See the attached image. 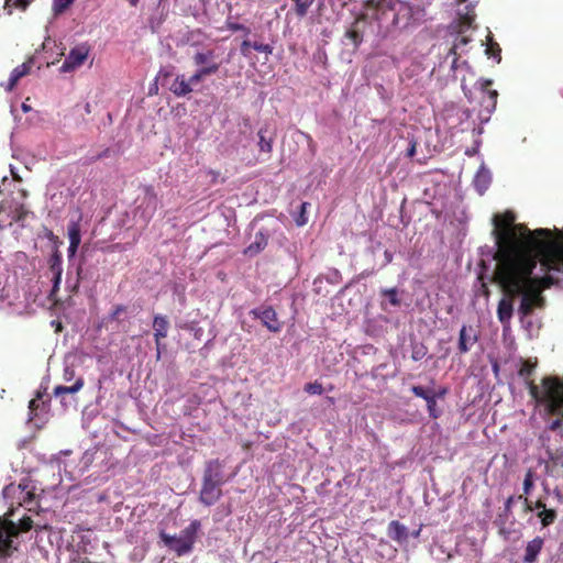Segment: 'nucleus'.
Masks as SVG:
<instances>
[{"mask_svg":"<svg viewBox=\"0 0 563 563\" xmlns=\"http://www.w3.org/2000/svg\"><path fill=\"white\" fill-rule=\"evenodd\" d=\"M497 251L494 280L510 295H522L518 311L522 317L544 306L542 291L563 282V243L549 229L529 230L515 224V214H495Z\"/></svg>","mask_w":563,"mask_h":563,"instance_id":"f257e3e1","label":"nucleus"},{"mask_svg":"<svg viewBox=\"0 0 563 563\" xmlns=\"http://www.w3.org/2000/svg\"><path fill=\"white\" fill-rule=\"evenodd\" d=\"M528 389L534 401L544 406L548 415L563 417V377L544 376L540 386L528 382Z\"/></svg>","mask_w":563,"mask_h":563,"instance_id":"f03ea898","label":"nucleus"},{"mask_svg":"<svg viewBox=\"0 0 563 563\" xmlns=\"http://www.w3.org/2000/svg\"><path fill=\"white\" fill-rule=\"evenodd\" d=\"M192 63L197 67L194 73V80H203L209 76L217 74L220 69V63L216 60L213 49L197 51L192 55Z\"/></svg>","mask_w":563,"mask_h":563,"instance_id":"7ed1b4c3","label":"nucleus"},{"mask_svg":"<svg viewBox=\"0 0 563 563\" xmlns=\"http://www.w3.org/2000/svg\"><path fill=\"white\" fill-rule=\"evenodd\" d=\"M492 84L493 81L489 79L481 81L478 118L482 121H488L497 106L498 91L490 89Z\"/></svg>","mask_w":563,"mask_h":563,"instance_id":"20e7f679","label":"nucleus"},{"mask_svg":"<svg viewBox=\"0 0 563 563\" xmlns=\"http://www.w3.org/2000/svg\"><path fill=\"white\" fill-rule=\"evenodd\" d=\"M12 511L0 517V554L10 555L12 538L18 537L15 523L10 519Z\"/></svg>","mask_w":563,"mask_h":563,"instance_id":"39448f33","label":"nucleus"},{"mask_svg":"<svg viewBox=\"0 0 563 563\" xmlns=\"http://www.w3.org/2000/svg\"><path fill=\"white\" fill-rule=\"evenodd\" d=\"M255 319H260L262 324L271 332L277 333L282 330L283 323L278 320L277 312L271 306L254 308L250 311Z\"/></svg>","mask_w":563,"mask_h":563,"instance_id":"423d86ee","label":"nucleus"},{"mask_svg":"<svg viewBox=\"0 0 563 563\" xmlns=\"http://www.w3.org/2000/svg\"><path fill=\"white\" fill-rule=\"evenodd\" d=\"M223 468L224 464L219 459L209 461L206 464V468L203 471L202 482L216 484L219 486L224 485L228 482V478Z\"/></svg>","mask_w":563,"mask_h":563,"instance_id":"0eeeda50","label":"nucleus"},{"mask_svg":"<svg viewBox=\"0 0 563 563\" xmlns=\"http://www.w3.org/2000/svg\"><path fill=\"white\" fill-rule=\"evenodd\" d=\"M89 54V47L85 44L78 45L70 49L68 56L65 58L60 70L63 73H69L80 67L87 59Z\"/></svg>","mask_w":563,"mask_h":563,"instance_id":"6e6552de","label":"nucleus"},{"mask_svg":"<svg viewBox=\"0 0 563 563\" xmlns=\"http://www.w3.org/2000/svg\"><path fill=\"white\" fill-rule=\"evenodd\" d=\"M159 538L164 542V544L172 551H174L178 556L189 553L192 550V545L190 541H187L185 537L170 536L165 531L159 533Z\"/></svg>","mask_w":563,"mask_h":563,"instance_id":"1a4fd4ad","label":"nucleus"},{"mask_svg":"<svg viewBox=\"0 0 563 563\" xmlns=\"http://www.w3.org/2000/svg\"><path fill=\"white\" fill-rule=\"evenodd\" d=\"M411 391L416 397L426 400L427 409L431 418L437 419L440 417V411L437 408V395L434 390L426 389L422 386L415 385L411 387Z\"/></svg>","mask_w":563,"mask_h":563,"instance_id":"9d476101","label":"nucleus"},{"mask_svg":"<svg viewBox=\"0 0 563 563\" xmlns=\"http://www.w3.org/2000/svg\"><path fill=\"white\" fill-rule=\"evenodd\" d=\"M201 80H194V74L186 78L185 75H177L173 82L169 85V90L176 97H185L189 95L194 89L192 86L199 84Z\"/></svg>","mask_w":563,"mask_h":563,"instance_id":"9b49d317","label":"nucleus"},{"mask_svg":"<svg viewBox=\"0 0 563 563\" xmlns=\"http://www.w3.org/2000/svg\"><path fill=\"white\" fill-rule=\"evenodd\" d=\"M499 287L501 288V290L504 291L506 298H503L499 300L498 302V307H497V316H498V320L501 322V323H508L512 317V313H514V306H512V300L520 296L521 299L520 301L522 300V295H510L508 294L505 288L498 284Z\"/></svg>","mask_w":563,"mask_h":563,"instance_id":"f8f14e48","label":"nucleus"},{"mask_svg":"<svg viewBox=\"0 0 563 563\" xmlns=\"http://www.w3.org/2000/svg\"><path fill=\"white\" fill-rule=\"evenodd\" d=\"M222 496L221 486L216 484H210L207 482H202L199 501L205 506L214 505Z\"/></svg>","mask_w":563,"mask_h":563,"instance_id":"ddd939ff","label":"nucleus"},{"mask_svg":"<svg viewBox=\"0 0 563 563\" xmlns=\"http://www.w3.org/2000/svg\"><path fill=\"white\" fill-rule=\"evenodd\" d=\"M168 320L166 317L163 316H155L153 320V329H154V338H155V344H156V351H157V358L161 357L162 353V340L167 336L168 331Z\"/></svg>","mask_w":563,"mask_h":563,"instance_id":"4468645a","label":"nucleus"},{"mask_svg":"<svg viewBox=\"0 0 563 563\" xmlns=\"http://www.w3.org/2000/svg\"><path fill=\"white\" fill-rule=\"evenodd\" d=\"M63 260L60 252L56 249L54 253L51 255L48 260L49 271L53 274V289L52 292H55L59 288V284L62 282V274H63Z\"/></svg>","mask_w":563,"mask_h":563,"instance_id":"2eb2a0df","label":"nucleus"},{"mask_svg":"<svg viewBox=\"0 0 563 563\" xmlns=\"http://www.w3.org/2000/svg\"><path fill=\"white\" fill-rule=\"evenodd\" d=\"M478 340L477 334L472 327L463 325L460 330L459 335V352L464 354L470 351L471 346L474 345Z\"/></svg>","mask_w":563,"mask_h":563,"instance_id":"dca6fc26","label":"nucleus"},{"mask_svg":"<svg viewBox=\"0 0 563 563\" xmlns=\"http://www.w3.org/2000/svg\"><path fill=\"white\" fill-rule=\"evenodd\" d=\"M67 232L69 239L68 256L73 257L77 253L78 246L81 242L79 221H70Z\"/></svg>","mask_w":563,"mask_h":563,"instance_id":"f3484780","label":"nucleus"},{"mask_svg":"<svg viewBox=\"0 0 563 563\" xmlns=\"http://www.w3.org/2000/svg\"><path fill=\"white\" fill-rule=\"evenodd\" d=\"M544 545V540L541 537H536L531 541L527 543L525 549L523 562L525 563H536L539 553L541 552Z\"/></svg>","mask_w":563,"mask_h":563,"instance_id":"a211bd4d","label":"nucleus"},{"mask_svg":"<svg viewBox=\"0 0 563 563\" xmlns=\"http://www.w3.org/2000/svg\"><path fill=\"white\" fill-rule=\"evenodd\" d=\"M492 180V176L488 169L481 167L475 175L474 186L477 191L482 195L488 188Z\"/></svg>","mask_w":563,"mask_h":563,"instance_id":"6ab92c4d","label":"nucleus"},{"mask_svg":"<svg viewBox=\"0 0 563 563\" xmlns=\"http://www.w3.org/2000/svg\"><path fill=\"white\" fill-rule=\"evenodd\" d=\"M30 70H31V65L29 63H23L22 65H19L18 67H15L10 75L7 90H12L15 87V85L18 84V81L22 77L27 75L30 73Z\"/></svg>","mask_w":563,"mask_h":563,"instance_id":"aec40b11","label":"nucleus"},{"mask_svg":"<svg viewBox=\"0 0 563 563\" xmlns=\"http://www.w3.org/2000/svg\"><path fill=\"white\" fill-rule=\"evenodd\" d=\"M395 2L393 0H366L364 5L367 10L382 12L384 14L387 10H394Z\"/></svg>","mask_w":563,"mask_h":563,"instance_id":"412c9836","label":"nucleus"},{"mask_svg":"<svg viewBox=\"0 0 563 563\" xmlns=\"http://www.w3.org/2000/svg\"><path fill=\"white\" fill-rule=\"evenodd\" d=\"M537 365H538L537 357L533 360H531V358L523 360L521 363V367L518 371V375L525 379L527 386H528V382H533L530 377L533 374Z\"/></svg>","mask_w":563,"mask_h":563,"instance_id":"4be33fe9","label":"nucleus"},{"mask_svg":"<svg viewBox=\"0 0 563 563\" xmlns=\"http://www.w3.org/2000/svg\"><path fill=\"white\" fill-rule=\"evenodd\" d=\"M267 132H268V130H267L266 126L261 128L258 130V133H257V135H258V143H257V145H258V148H260L261 152L266 153V154H271L272 151H273V140L274 139H273L272 135L267 136Z\"/></svg>","mask_w":563,"mask_h":563,"instance_id":"5701e85b","label":"nucleus"},{"mask_svg":"<svg viewBox=\"0 0 563 563\" xmlns=\"http://www.w3.org/2000/svg\"><path fill=\"white\" fill-rule=\"evenodd\" d=\"M470 41H471V38L467 36H460L455 40L454 44L450 48L448 55L453 57L452 65H451V68L453 70H455L457 68V59L460 57V55L457 54V49L461 48L462 46L467 45L470 43Z\"/></svg>","mask_w":563,"mask_h":563,"instance_id":"b1692460","label":"nucleus"},{"mask_svg":"<svg viewBox=\"0 0 563 563\" xmlns=\"http://www.w3.org/2000/svg\"><path fill=\"white\" fill-rule=\"evenodd\" d=\"M85 380L82 377L76 379L71 386H56L53 390L55 397L63 396L65 394H76L84 387Z\"/></svg>","mask_w":563,"mask_h":563,"instance_id":"393cba45","label":"nucleus"},{"mask_svg":"<svg viewBox=\"0 0 563 563\" xmlns=\"http://www.w3.org/2000/svg\"><path fill=\"white\" fill-rule=\"evenodd\" d=\"M316 0H292L294 2V12L298 18H305L310 7L313 4Z\"/></svg>","mask_w":563,"mask_h":563,"instance_id":"a878e982","label":"nucleus"},{"mask_svg":"<svg viewBox=\"0 0 563 563\" xmlns=\"http://www.w3.org/2000/svg\"><path fill=\"white\" fill-rule=\"evenodd\" d=\"M267 245V240L263 234H258L255 236V241L251 243L245 250V254L255 255L264 250Z\"/></svg>","mask_w":563,"mask_h":563,"instance_id":"bb28decb","label":"nucleus"},{"mask_svg":"<svg viewBox=\"0 0 563 563\" xmlns=\"http://www.w3.org/2000/svg\"><path fill=\"white\" fill-rule=\"evenodd\" d=\"M200 528V522L198 520H194L190 522L188 527H186L180 536L185 537L187 541H190V544L194 547L196 534Z\"/></svg>","mask_w":563,"mask_h":563,"instance_id":"cd10ccee","label":"nucleus"},{"mask_svg":"<svg viewBox=\"0 0 563 563\" xmlns=\"http://www.w3.org/2000/svg\"><path fill=\"white\" fill-rule=\"evenodd\" d=\"M485 53L488 57L496 59L497 63L501 60V48L499 44L494 42L490 36H488V43Z\"/></svg>","mask_w":563,"mask_h":563,"instance_id":"c85d7f7f","label":"nucleus"},{"mask_svg":"<svg viewBox=\"0 0 563 563\" xmlns=\"http://www.w3.org/2000/svg\"><path fill=\"white\" fill-rule=\"evenodd\" d=\"M538 517L541 519L542 526L548 527L555 521L556 511L554 509H543L538 514Z\"/></svg>","mask_w":563,"mask_h":563,"instance_id":"c756f323","label":"nucleus"},{"mask_svg":"<svg viewBox=\"0 0 563 563\" xmlns=\"http://www.w3.org/2000/svg\"><path fill=\"white\" fill-rule=\"evenodd\" d=\"M389 531L395 533L393 538L396 540H400L406 536V528L397 520L389 523Z\"/></svg>","mask_w":563,"mask_h":563,"instance_id":"7c9ffc66","label":"nucleus"},{"mask_svg":"<svg viewBox=\"0 0 563 563\" xmlns=\"http://www.w3.org/2000/svg\"><path fill=\"white\" fill-rule=\"evenodd\" d=\"M29 214V210L25 208L24 205H19L14 210L11 212V218L14 222H23Z\"/></svg>","mask_w":563,"mask_h":563,"instance_id":"2f4dec72","label":"nucleus"},{"mask_svg":"<svg viewBox=\"0 0 563 563\" xmlns=\"http://www.w3.org/2000/svg\"><path fill=\"white\" fill-rule=\"evenodd\" d=\"M345 36L351 40V42L354 44L355 47H358L360 44L362 43L363 41V35L361 34L360 31H357L356 29L352 27L350 30L346 31L345 33Z\"/></svg>","mask_w":563,"mask_h":563,"instance_id":"473e14b6","label":"nucleus"},{"mask_svg":"<svg viewBox=\"0 0 563 563\" xmlns=\"http://www.w3.org/2000/svg\"><path fill=\"white\" fill-rule=\"evenodd\" d=\"M15 527L18 529V534L20 532H27L33 527V520L31 517L25 516L22 519H20L19 525H15Z\"/></svg>","mask_w":563,"mask_h":563,"instance_id":"72a5a7b5","label":"nucleus"},{"mask_svg":"<svg viewBox=\"0 0 563 563\" xmlns=\"http://www.w3.org/2000/svg\"><path fill=\"white\" fill-rule=\"evenodd\" d=\"M303 390L310 395H321L323 387L319 382L308 383L305 385Z\"/></svg>","mask_w":563,"mask_h":563,"instance_id":"f704fd0d","label":"nucleus"},{"mask_svg":"<svg viewBox=\"0 0 563 563\" xmlns=\"http://www.w3.org/2000/svg\"><path fill=\"white\" fill-rule=\"evenodd\" d=\"M308 207H309V202H306V201L300 205L299 216L296 218V224L298 227H302L308 222V218L306 216Z\"/></svg>","mask_w":563,"mask_h":563,"instance_id":"c9c22d12","label":"nucleus"},{"mask_svg":"<svg viewBox=\"0 0 563 563\" xmlns=\"http://www.w3.org/2000/svg\"><path fill=\"white\" fill-rule=\"evenodd\" d=\"M73 2L74 0H54L53 9L55 13H62L68 9Z\"/></svg>","mask_w":563,"mask_h":563,"instance_id":"e433bc0d","label":"nucleus"},{"mask_svg":"<svg viewBox=\"0 0 563 563\" xmlns=\"http://www.w3.org/2000/svg\"><path fill=\"white\" fill-rule=\"evenodd\" d=\"M227 29L232 32L243 31L246 35L250 34L251 30L244 24L227 21Z\"/></svg>","mask_w":563,"mask_h":563,"instance_id":"4c0bfd02","label":"nucleus"},{"mask_svg":"<svg viewBox=\"0 0 563 563\" xmlns=\"http://www.w3.org/2000/svg\"><path fill=\"white\" fill-rule=\"evenodd\" d=\"M383 295L388 298L389 302L393 306H398L399 305L400 301L398 299V294H397V290L395 288H390V289L384 290Z\"/></svg>","mask_w":563,"mask_h":563,"instance_id":"58836bf2","label":"nucleus"},{"mask_svg":"<svg viewBox=\"0 0 563 563\" xmlns=\"http://www.w3.org/2000/svg\"><path fill=\"white\" fill-rule=\"evenodd\" d=\"M532 486H533V474H532L531 470H529L526 473V476L523 479V493L529 494Z\"/></svg>","mask_w":563,"mask_h":563,"instance_id":"ea45409f","label":"nucleus"},{"mask_svg":"<svg viewBox=\"0 0 563 563\" xmlns=\"http://www.w3.org/2000/svg\"><path fill=\"white\" fill-rule=\"evenodd\" d=\"M30 2L31 0H5V5L25 10Z\"/></svg>","mask_w":563,"mask_h":563,"instance_id":"a19ab883","label":"nucleus"},{"mask_svg":"<svg viewBox=\"0 0 563 563\" xmlns=\"http://www.w3.org/2000/svg\"><path fill=\"white\" fill-rule=\"evenodd\" d=\"M252 47L255 51H257V52H263V53H266V54H272L273 53V46H271L269 44H263V43L254 42L252 44Z\"/></svg>","mask_w":563,"mask_h":563,"instance_id":"79ce46f5","label":"nucleus"},{"mask_svg":"<svg viewBox=\"0 0 563 563\" xmlns=\"http://www.w3.org/2000/svg\"><path fill=\"white\" fill-rule=\"evenodd\" d=\"M146 195H147V199H148V205L152 206V213H153L156 209V195L152 187L146 188Z\"/></svg>","mask_w":563,"mask_h":563,"instance_id":"37998d69","label":"nucleus"},{"mask_svg":"<svg viewBox=\"0 0 563 563\" xmlns=\"http://www.w3.org/2000/svg\"><path fill=\"white\" fill-rule=\"evenodd\" d=\"M126 310V307L123 306V305H118L113 308L111 314H110V319L111 320H119V316L123 312H125Z\"/></svg>","mask_w":563,"mask_h":563,"instance_id":"c03bdc74","label":"nucleus"},{"mask_svg":"<svg viewBox=\"0 0 563 563\" xmlns=\"http://www.w3.org/2000/svg\"><path fill=\"white\" fill-rule=\"evenodd\" d=\"M252 44L250 41H243L242 44H241V53L242 55L244 56H247L249 55V48L252 47Z\"/></svg>","mask_w":563,"mask_h":563,"instance_id":"a18cd8bd","label":"nucleus"},{"mask_svg":"<svg viewBox=\"0 0 563 563\" xmlns=\"http://www.w3.org/2000/svg\"><path fill=\"white\" fill-rule=\"evenodd\" d=\"M563 426V420L561 418L559 419H555L553 420L551 423H550V430L552 431H555L558 430L559 428H561Z\"/></svg>","mask_w":563,"mask_h":563,"instance_id":"49530a36","label":"nucleus"},{"mask_svg":"<svg viewBox=\"0 0 563 563\" xmlns=\"http://www.w3.org/2000/svg\"><path fill=\"white\" fill-rule=\"evenodd\" d=\"M424 354H426V352L423 351V347L419 349V350H415L412 352V358L415 361H419V360H421L424 356Z\"/></svg>","mask_w":563,"mask_h":563,"instance_id":"de8ad7c7","label":"nucleus"},{"mask_svg":"<svg viewBox=\"0 0 563 563\" xmlns=\"http://www.w3.org/2000/svg\"><path fill=\"white\" fill-rule=\"evenodd\" d=\"M41 394H37V399H32L29 404V409L31 411H35L38 407V399L41 398Z\"/></svg>","mask_w":563,"mask_h":563,"instance_id":"09e8293b","label":"nucleus"},{"mask_svg":"<svg viewBox=\"0 0 563 563\" xmlns=\"http://www.w3.org/2000/svg\"><path fill=\"white\" fill-rule=\"evenodd\" d=\"M208 174L211 176V184H217L219 181L220 172L209 170Z\"/></svg>","mask_w":563,"mask_h":563,"instance_id":"8fccbe9b","label":"nucleus"},{"mask_svg":"<svg viewBox=\"0 0 563 563\" xmlns=\"http://www.w3.org/2000/svg\"><path fill=\"white\" fill-rule=\"evenodd\" d=\"M74 375H75V371L73 368H70V367H66L65 368V371H64V378L66 380L71 379L74 377Z\"/></svg>","mask_w":563,"mask_h":563,"instance_id":"3c124183","label":"nucleus"},{"mask_svg":"<svg viewBox=\"0 0 563 563\" xmlns=\"http://www.w3.org/2000/svg\"><path fill=\"white\" fill-rule=\"evenodd\" d=\"M416 154V142H411L409 148L407 150V156L413 157Z\"/></svg>","mask_w":563,"mask_h":563,"instance_id":"603ef678","label":"nucleus"},{"mask_svg":"<svg viewBox=\"0 0 563 563\" xmlns=\"http://www.w3.org/2000/svg\"><path fill=\"white\" fill-rule=\"evenodd\" d=\"M384 256H385V265L391 263L393 261V253L388 250L385 251L384 253Z\"/></svg>","mask_w":563,"mask_h":563,"instance_id":"864d4df0","label":"nucleus"},{"mask_svg":"<svg viewBox=\"0 0 563 563\" xmlns=\"http://www.w3.org/2000/svg\"><path fill=\"white\" fill-rule=\"evenodd\" d=\"M108 154H109V148H106L102 153L98 154L93 159L95 161L101 159L103 157H107Z\"/></svg>","mask_w":563,"mask_h":563,"instance_id":"5fc2aeb1","label":"nucleus"},{"mask_svg":"<svg viewBox=\"0 0 563 563\" xmlns=\"http://www.w3.org/2000/svg\"><path fill=\"white\" fill-rule=\"evenodd\" d=\"M34 498V494L32 492H26L25 497L23 498L24 503H30Z\"/></svg>","mask_w":563,"mask_h":563,"instance_id":"6e6d98bb","label":"nucleus"},{"mask_svg":"<svg viewBox=\"0 0 563 563\" xmlns=\"http://www.w3.org/2000/svg\"><path fill=\"white\" fill-rule=\"evenodd\" d=\"M534 508H537V509H542V510H543V509H547V508H545L544 503H543V501H541V500L536 501V504H534Z\"/></svg>","mask_w":563,"mask_h":563,"instance_id":"4d7b16f0","label":"nucleus"},{"mask_svg":"<svg viewBox=\"0 0 563 563\" xmlns=\"http://www.w3.org/2000/svg\"><path fill=\"white\" fill-rule=\"evenodd\" d=\"M512 501H514V497H512V496H510V497L506 500V504H505V508H506V510H509V509H510Z\"/></svg>","mask_w":563,"mask_h":563,"instance_id":"13d9d810","label":"nucleus"},{"mask_svg":"<svg viewBox=\"0 0 563 563\" xmlns=\"http://www.w3.org/2000/svg\"><path fill=\"white\" fill-rule=\"evenodd\" d=\"M445 394H446V389L445 388H442L441 390L435 393L437 398H443Z\"/></svg>","mask_w":563,"mask_h":563,"instance_id":"bf43d9fd","label":"nucleus"},{"mask_svg":"<svg viewBox=\"0 0 563 563\" xmlns=\"http://www.w3.org/2000/svg\"><path fill=\"white\" fill-rule=\"evenodd\" d=\"M471 22H472V19L470 16H464L463 18V23L466 24V25H471Z\"/></svg>","mask_w":563,"mask_h":563,"instance_id":"052dcab7","label":"nucleus"},{"mask_svg":"<svg viewBox=\"0 0 563 563\" xmlns=\"http://www.w3.org/2000/svg\"><path fill=\"white\" fill-rule=\"evenodd\" d=\"M525 503H526V509L527 510H530V511L533 510V507L531 506V504L528 501L527 498H525Z\"/></svg>","mask_w":563,"mask_h":563,"instance_id":"680f3d73","label":"nucleus"},{"mask_svg":"<svg viewBox=\"0 0 563 563\" xmlns=\"http://www.w3.org/2000/svg\"><path fill=\"white\" fill-rule=\"evenodd\" d=\"M131 7H136L140 0H128Z\"/></svg>","mask_w":563,"mask_h":563,"instance_id":"e2e57ef3","label":"nucleus"},{"mask_svg":"<svg viewBox=\"0 0 563 563\" xmlns=\"http://www.w3.org/2000/svg\"><path fill=\"white\" fill-rule=\"evenodd\" d=\"M169 74H170L169 71H162V76H164V77L169 76Z\"/></svg>","mask_w":563,"mask_h":563,"instance_id":"0e129e2a","label":"nucleus"},{"mask_svg":"<svg viewBox=\"0 0 563 563\" xmlns=\"http://www.w3.org/2000/svg\"><path fill=\"white\" fill-rule=\"evenodd\" d=\"M22 108H23V111H25V112L29 111V107L26 104H23Z\"/></svg>","mask_w":563,"mask_h":563,"instance_id":"69168bd1","label":"nucleus"}]
</instances>
